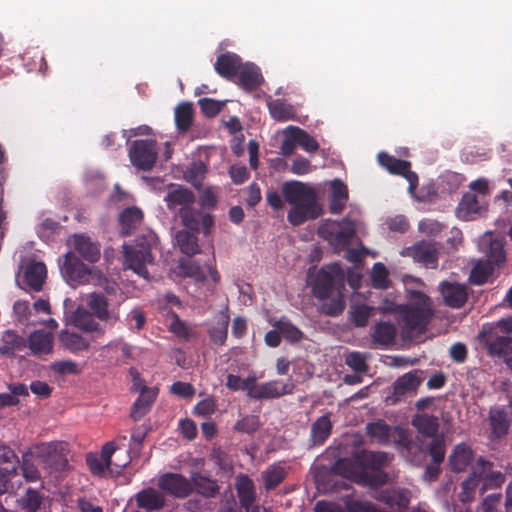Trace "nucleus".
<instances>
[{"label":"nucleus","instance_id":"f257e3e1","mask_svg":"<svg viewBox=\"0 0 512 512\" xmlns=\"http://www.w3.org/2000/svg\"><path fill=\"white\" fill-rule=\"evenodd\" d=\"M345 273L339 263L322 267L312 283L313 295L320 301V312L338 316L345 309Z\"/></svg>","mask_w":512,"mask_h":512},{"label":"nucleus","instance_id":"f03ea898","mask_svg":"<svg viewBox=\"0 0 512 512\" xmlns=\"http://www.w3.org/2000/svg\"><path fill=\"white\" fill-rule=\"evenodd\" d=\"M281 191L285 201L292 205L287 219L293 226H299L321 215L322 208L313 187L298 180H290L282 184Z\"/></svg>","mask_w":512,"mask_h":512},{"label":"nucleus","instance_id":"7ed1b4c3","mask_svg":"<svg viewBox=\"0 0 512 512\" xmlns=\"http://www.w3.org/2000/svg\"><path fill=\"white\" fill-rule=\"evenodd\" d=\"M157 245V236L149 231L137 236L133 244H124V264L127 269L132 270L144 279H148L149 272L147 265L154 262L152 249Z\"/></svg>","mask_w":512,"mask_h":512},{"label":"nucleus","instance_id":"20e7f679","mask_svg":"<svg viewBox=\"0 0 512 512\" xmlns=\"http://www.w3.org/2000/svg\"><path fill=\"white\" fill-rule=\"evenodd\" d=\"M411 301L399 310L403 326L408 331L422 332L433 316L430 298L422 292L413 291Z\"/></svg>","mask_w":512,"mask_h":512},{"label":"nucleus","instance_id":"39448f33","mask_svg":"<svg viewBox=\"0 0 512 512\" xmlns=\"http://www.w3.org/2000/svg\"><path fill=\"white\" fill-rule=\"evenodd\" d=\"M332 470L334 473L360 485L378 487L385 484L384 474L369 476L365 473H361L358 463L356 462V453L352 458H339L332 466Z\"/></svg>","mask_w":512,"mask_h":512},{"label":"nucleus","instance_id":"423d86ee","mask_svg":"<svg viewBox=\"0 0 512 512\" xmlns=\"http://www.w3.org/2000/svg\"><path fill=\"white\" fill-rule=\"evenodd\" d=\"M319 233L327 239L336 249H346L350 246L356 233V223L349 217H344L339 222L322 226Z\"/></svg>","mask_w":512,"mask_h":512},{"label":"nucleus","instance_id":"0eeeda50","mask_svg":"<svg viewBox=\"0 0 512 512\" xmlns=\"http://www.w3.org/2000/svg\"><path fill=\"white\" fill-rule=\"evenodd\" d=\"M36 458L46 467L62 471L68 465L67 444L65 442H49L34 447Z\"/></svg>","mask_w":512,"mask_h":512},{"label":"nucleus","instance_id":"6e6552de","mask_svg":"<svg viewBox=\"0 0 512 512\" xmlns=\"http://www.w3.org/2000/svg\"><path fill=\"white\" fill-rule=\"evenodd\" d=\"M128 155L134 167L150 171L157 160L156 141L152 139L135 140L130 143Z\"/></svg>","mask_w":512,"mask_h":512},{"label":"nucleus","instance_id":"1a4fd4ad","mask_svg":"<svg viewBox=\"0 0 512 512\" xmlns=\"http://www.w3.org/2000/svg\"><path fill=\"white\" fill-rule=\"evenodd\" d=\"M377 160L390 174L404 177L409 183V193L414 194L418 186V175L411 170L409 161L398 159L386 152H379Z\"/></svg>","mask_w":512,"mask_h":512},{"label":"nucleus","instance_id":"9d476101","mask_svg":"<svg viewBox=\"0 0 512 512\" xmlns=\"http://www.w3.org/2000/svg\"><path fill=\"white\" fill-rule=\"evenodd\" d=\"M491 467H493L492 462L485 460L483 457L477 459L471 473L461 483V491L458 498L462 503H470L475 498L476 490L484 473Z\"/></svg>","mask_w":512,"mask_h":512},{"label":"nucleus","instance_id":"9b49d317","mask_svg":"<svg viewBox=\"0 0 512 512\" xmlns=\"http://www.w3.org/2000/svg\"><path fill=\"white\" fill-rule=\"evenodd\" d=\"M356 462L361 473H365L369 476H375L378 474L385 475V483L387 482L388 476L383 468L387 466L389 457L386 452H374L369 450H362L356 453Z\"/></svg>","mask_w":512,"mask_h":512},{"label":"nucleus","instance_id":"f8f14e48","mask_svg":"<svg viewBox=\"0 0 512 512\" xmlns=\"http://www.w3.org/2000/svg\"><path fill=\"white\" fill-rule=\"evenodd\" d=\"M250 390L249 398L253 400L277 399L293 393L294 384L281 380H271L261 384L254 383Z\"/></svg>","mask_w":512,"mask_h":512},{"label":"nucleus","instance_id":"ddd939ff","mask_svg":"<svg viewBox=\"0 0 512 512\" xmlns=\"http://www.w3.org/2000/svg\"><path fill=\"white\" fill-rule=\"evenodd\" d=\"M195 201L196 196L189 188L174 183L168 185L164 202L169 211L180 212L188 206H193Z\"/></svg>","mask_w":512,"mask_h":512},{"label":"nucleus","instance_id":"4468645a","mask_svg":"<svg viewBox=\"0 0 512 512\" xmlns=\"http://www.w3.org/2000/svg\"><path fill=\"white\" fill-rule=\"evenodd\" d=\"M158 486L161 490L176 497L186 498L193 492V484L178 473H166L159 478Z\"/></svg>","mask_w":512,"mask_h":512},{"label":"nucleus","instance_id":"2eb2a0df","mask_svg":"<svg viewBox=\"0 0 512 512\" xmlns=\"http://www.w3.org/2000/svg\"><path fill=\"white\" fill-rule=\"evenodd\" d=\"M419 373V370H414L400 376L393 383V392L391 395L387 396L386 401L390 404H396L403 396L416 393L422 381Z\"/></svg>","mask_w":512,"mask_h":512},{"label":"nucleus","instance_id":"dca6fc26","mask_svg":"<svg viewBox=\"0 0 512 512\" xmlns=\"http://www.w3.org/2000/svg\"><path fill=\"white\" fill-rule=\"evenodd\" d=\"M62 274L72 282L85 284L89 281L91 270L82 263L80 259L72 252H68L64 256L61 266Z\"/></svg>","mask_w":512,"mask_h":512},{"label":"nucleus","instance_id":"f3484780","mask_svg":"<svg viewBox=\"0 0 512 512\" xmlns=\"http://www.w3.org/2000/svg\"><path fill=\"white\" fill-rule=\"evenodd\" d=\"M439 291L444 304L450 308H461L467 302L468 287L465 284L442 281L439 284Z\"/></svg>","mask_w":512,"mask_h":512},{"label":"nucleus","instance_id":"a211bd4d","mask_svg":"<svg viewBox=\"0 0 512 512\" xmlns=\"http://www.w3.org/2000/svg\"><path fill=\"white\" fill-rule=\"evenodd\" d=\"M87 306L92 315L106 324L114 325L119 320V312L116 308H109L108 299L101 293H91L88 297Z\"/></svg>","mask_w":512,"mask_h":512},{"label":"nucleus","instance_id":"6ab92c4d","mask_svg":"<svg viewBox=\"0 0 512 512\" xmlns=\"http://www.w3.org/2000/svg\"><path fill=\"white\" fill-rule=\"evenodd\" d=\"M403 256L412 257L416 262L426 267L435 268L438 263V252L435 246L428 242H419L412 247H407L402 252Z\"/></svg>","mask_w":512,"mask_h":512},{"label":"nucleus","instance_id":"aec40b11","mask_svg":"<svg viewBox=\"0 0 512 512\" xmlns=\"http://www.w3.org/2000/svg\"><path fill=\"white\" fill-rule=\"evenodd\" d=\"M158 392L159 390L156 387L141 386L140 395L133 403L130 411V417L134 421L142 419L150 412L152 405L156 401Z\"/></svg>","mask_w":512,"mask_h":512},{"label":"nucleus","instance_id":"412c9836","mask_svg":"<svg viewBox=\"0 0 512 512\" xmlns=\"http://www.w3.org/2000/svg\"><path fill=\"white\" fill-rule=\"evenodd\" d=\"M375 498L379 502L384 503L394 512L406 509L410 503V498L406 489H383L377 493Z\"/></svg>","mask_w":512,"mask_h":512},{"label":"nucleus","instance_id":"4be33fe9","mask_svg":"<svg viewBox=\"0 0 512 512\" xmlns=\"http://www.w3.org/2000/svg\"><path fill=\"white\" fill-rule=\"evenodd\" d=\"M512 414L505 407L496 406L489 411L491 433L495 438L504 437L511 426Z\"/></svg>","mask_w":512,"mask_h":512},{"label":"nucleus","instance_id":"5701e85b","mask_svg":"<svg viewBox=\"0 0 512 512\" xmlns=\"http://www.w3.org/2000/svg\"><path fill=\"white\" fill-rule=\"evenodd\" d=\"M484 344L491 356L505 357L512 351V338L501 335L497 331L488 330L485 334Z\"/></svg>","mask_w":512,"mask_h":512},{"label":"nucleus","instance_id":"b1692460","mask_svg":"<svg viewBox=\"0 0 512 512\" xmlns=\"http://www.w3.org/2000/svg\"><path fill=\"white\" fill-rule=\"evenodd\" d=\"M474 459L472 448L466 443H459L454 446L448 457V464L452 472L465 471Z\"/></svg>","mask_w":512,"mask_h":512},{"label":"nucleus","instance_id":"393cba45","mask_svg":"<svg viewBox=\"0 0 512 512\" xmlns=\"http://www.w3.org/2000/svg\"><path fill=\"white\" fill-rule=\"evenodd\" d=\"M332 422L330 420V413L316 419L311 425L309 436V447L321 446L329 438L332 433Z\"/></svg>","mask_w":512,"mask_h":512},{"label":"nucleus","instance_id":"a878e982","mask_svg":"<svg viewBox=\"0 0 512 512\" xmlns=\"http://www.w3.org/2000/svg\"><path fill=\"white\" fill-rule=\"evenodd\" d=\"M73 247L75 251L86 261L90 263L97 262L100 258V246L93 242L90 237L85 235L73 236Z\"/></svg>","mask_w":512,"mask_h":512},{"label":"nucleus","instance_id":"bb28decb","mask_svg":"<svg viewBox=\"0 0 512 512\" xmlns=\"http://www.w3.org/2000/svg\"><path fill=\"white\" fill-rule=\"evenodd\" d=\"M236 491L240 505L246 512H250V509L256 507L254 505L256 499L255 486L251 478L247 475L239 476L236 481Z\"/></svg>","mask_w":512,"mask_h":512},{"label":"nucleus","instance_id":"cd10ccee","mask_svg":"<svg viewBox=\"0 0 512 512\" xmlns=\"http://www.w3.org/2000/svg\"><path fill=\"white\" fill-rule=\"evenodd\" d=\"M241 58L231 52L220 54L214 64L215 71L222 77L230 79L238 74Z\"/></svg>","mask_w":512,"mask_h":512},{"label":"nucleus","instance_id":"c85d7f7f","mask_svg":"<svg viewBox=\"0 0 512 512\" xmlns=\"http://www.w3.org/2000/svg\"><path fill=\"white\" fill-rule=\"evenodd\" d=\"M53 334L39 329L30 334L29 348L34 355L49 354L53 350Z\"/></svg>","mask_w":512,"mask_h":512},{"label":"nucleus","instance_id":"c756f323","mask_svg":"<svg viewBox=\"0 0 512 512\" xmlns=\"http://www.w3.org/2000/svg\"><path fill=\"white\" fill-rule=\"evenodd\" d=\"M412 425L416 428L418 433L427 437L434 438L440 436L439 433L440 422L437 416L429 414H419L412 419Z\"/></svg>","mask_w":512,"mask_h":512},{"label":"nucleus","instance_id":"7c9ffc66","mask_svg":"<svg viewBox=\"0 0 512 512\" xmlns=\"http://www.w3.org/2000/svg\"><path fill=\"white\" fill-rule=\"evenodd\" d=\"M348 200V188L340 179H334L331 182V197L329 203V211L332 214H340Z\"/></svg>","mask_w":512,"mask_h":512},{"label":"nucleus","instance_id":"2f4dec72","mask_svg":"<svg viewBox=\"0 0 512 512\" xmlns=\"http://www.w3.org/2000/svg\"><path fill=\"white\" fill-rule=\"evenodd\" d=\"M46 266L42 262H33L29 264L24 271V282L34 291L42 289L46 278Z\"/></svg>","mask_w":512,"mask_h":512},{"label":"nucleus","instance_id":"473e14b6","mask_svg":"<svg viewBox=\"0 0 512 512\" xmlns=\"http://www.w3.org/2000/svg\"><path fill=\"white\" fill-rule=\"evenodd\" d=\"M143 221V212L136 206L125 208L119 214V223L121 225V233L128 236L132 231L141 225Z\"/></svg>","mask_w":512,"mask_h":512},{"label":"nucleus","instance_id":"72a5a7b5","mask_svg":"<svg viewBox=\"0 0 512 512\" xmlns=\"http://www.w3.org/2000/svg\"><path fill=\"white\" fill-rule=\"evenodd\" d=\"M270 116L278 122H286L296 118V109L282 99L270 100L267 103Z\"/></svg>","mask_w":512,"mask_h":512},{"label":"nucleus","instance_id":"f704fd0d","mask_svg":"<svg viewBox=\"0 0 512 512\" xmlns=\"http://www.w3.org/2000/svg\"><path fill=\"white\" fill-rule=\"evenodd\" d=\"M237 75L240 85L246 90L256 89L263 81L260 69L254 64H241Z\"/></svg>","mask_w":512,"mask_h":512},{"label":"nucleus","instance_id":"c9c22d12","mask_svg":"<svg viewBox=\"0 0 512 512\" xmlns=\"http://www.w3.org/2000/svg\"><path fill=\"white\" fill-rule=\"evenodd\" d=\"M89 312H79L74 317V324L80 330L92 334L94 339L100 338L105 334V329L101 326Z\"/></svg>","mask_w":512,"mask_h":512},{"label":"nucleus","instance_id":"e433bc0d","mask_svg":"<svg viewBox=\"0 0 512 512\" xmlns=\"http://www.w3.org/2000/svg\"><path fill=\"white\" fill-rule=\"evenodd\" d=\"M137 505L146 510H159L165 505L164 496L153 488L140 491L136 497Z\"/></svg>","mask_w":512,"mask_h":512},{"label":"nucleus","instance_id":"4c0bfd02","mask_svg":"<svg viewBox=\"0 0 512 512\" xmlns=\"http://www.w3.org/2000/svg\"><path fill=\"white\" fill-rule=\"evenodd\" d=\"M397 329L390 322H379L374 326L372 333L373 343L380 346H388L394 343Z\"/></svg>","mask_w":512,"mask_h":512},{"label":"nucleus","instance_id":"58836bf2","mask_svg":"<svg viewBox=\"0 0 512 512\" xmlns=\"http://www.w3.org/2000/svg\"><path fill=\"white\" fill-rule=\"evenodd\" d=\"M281 336L289 343H299L304 339V333L286 317H281L273 323Z\"/></svg>","mask_w":512,"mask_h":512},{"label":"nucleus","instance_id":"ea45409f","mask_svg":"<svg viewBox=\"0 0 512 512\" xmlns=\"http://www.w3.org/2000/svg\"><path fill=\"white\" fill-rule=\"evenodd\" d=\"M495 266L486 260H479L471 270L469 281L474 285H483L493 277Z\"/></svg>","mask_w":512,"mask_h":512},{"label":"nucleus","instance_id":"a19ab883","mask_svg":"<svg viewBox=\"0 0 512 512\" xmlns=\"http://www.w3.org/2000/svg\"><path fill=\"white\" fill-rule=\"evenodd\" d=\"M59 340L61 344L72 353L86 351L90 346L89 341H87L84 337L67 330L61 331Z\"/></svg>","mask_w":512,"mask_h":512},{"label":"nucleus","instance_id":"79ce46f5","mask_svg":"<svg viewBox=\"0 0 512 512\" xmlns=\"http://www.w3.org/2000/svg\"><path fill=\"white\" fill-rule=\"evenodd\" d=\"M287 472L280 464H272L262 472L264 488L269 491L275 489L286 478Z\"/></svg>","mask_w":512,"mask_h":512},{"label":"nucleus","instance_id":"37998d69","mask_svg":"<svg viewBox=\"0 0 512 512\" xmlns=\"http://www.w3.org/2000/svg\"><path fill=\"white\" fill-rule=\"evenodd\" d=\"M35 450L27 451L22 455V461L20 462V468L22 470V476L27 482H36L41 479L40 471L35 463Z\"/></svg>","mask_w":512,"mask_h":512},{"label":"nucleus","instance_id":"c03bdc74","mask_svg":"<svg viewBox=\"0 0 512 512\" xmlns=\"http://www.w3.org/2000/svg\"><path fill=\"white\" fill-rule=\"evenodd\" d=\"M20 460L15 451L6 443L0 441V470L7 474L15 473Z\"/></svg>","mask_w":512,"mask_h":512},{"label":"nucleus","instance_id":"a18cd8bd","mask_svg":"<svg viewBox=\"0 0 512 512\" xmlns=\"http://www.w3.org/2000/svg\"><path fill=\"white\" fill-rule=\"evenodd\" d=\"M193 490L206 498L215 497L219 492V487L214 480L195 473L191 477Z\"/></svg>","mask_w":512,"mask_h":512},{"label":"nucleus","instance_id":"49530a36","mask_svg":"<svg viewBox=\"0 0 512 512\" xmlns=\"http://www.w3.org/2000/svg\"><path fill=\"white\" fill-rule=\"evenodd\" d=\"M481 210L478 197L471 192H467L462 196L459 203L458 213L465 220L472 219L473 215L478 214Z\"/></svg>","mask_w":512,"mask_h":512},{"label":"nucleus","instance_id":"de8ad7c7","mask_svg":"<svg viewBox=\"0 0 512 512\" xmlns=\"http://www.w3.org/2000/svg\"><path fill=\"white\" fill-rule=\"evenodd\" d=\"M194 110L189 102L179 104L175 109V123L180 132H187L193 121Z\"/></svg>","mask_w":512,"mask_h":512},{"label":"nucleus","instance_id":"09e8293b","mask_svg":"<svg viewBox=\"0 0 512 512\" xmlns=\"http://www.w3.org/2000/svg\"><path fill=\"white\" fill-rule=\"evenodd\" d=\"M175 239L182 253L192 256L199 252V245L195 233L180 230L176 233Z\"/></svg>","mask_w":512,"mask_h":512},{"label":"nucleus","instance_id":"8fccbe9b","mask_svg":"<svg viewBox=\"0 0 512 512\" xmlns=\"http://www.w3.org/2000/svg\"><path fill=\"white\" fill-rule=\"evenodd\" d=\"M367 435L379 444L387 445L391 439V427L383 421L367 424Z\"/></svg>","mask_w":512,"mask_h":512},{"label":"nucleus","instance_id":"3c124183","mask_svg":"<svg viewBox=\"0 0 512 512\" xmlns=\"http://www.w3.org/2000/svg\"><path fill=\"white\" fill-rule=\"evenodd\" d=\"M487 262H490L495 267H500L506 261V252L504 249V242L502 239H492L489 243L486 253Z\"/></svg>","mask_w":512,"mask_h":512},{"label":"nucleus","instance_id":"603ef678","mask_svg":"<svg viewBox=\"0 0 512 512\" xmlns=\"http://www.w3.org/2000/svg\"><path fill=\"white\" fill-rule=\"evenodd\" d=\"M426 451L434 464L443 463L446 455V441L444 434L431 438Z\"/></svg>","mask_w":512,"mask_h":512},{"label":"nucleus","instance_id":"864d4df0","mask_svg":"<svg viewBox=\"0 0 512 512\" xmlns=\"http://www.w3.org/2000/svg\"><path fill=\"white\" fill-rule=\"evenodd\" d=\"M256 381L257 378L254 375H249L246 379H241L238 375L228 374L226 377V387L231 391H246L249 397L250 390L253 389L252 387H254Z\"/></svg>","mask_w":512,"mask_h":512},{"label":"nucleus","instance_id":"5fc2aeb1","mask_svg":"<svg viewBox=\"0 0 512 512\" xmlns=\"http://www.w3.org/2000/svg\"><path fill=\"white\" fill-rule=\"evenodd\" d=\"M205 174V165L201 162H194L184 172V179L192 186L199 189L203 184Z\"/></svg>","mask_w":512,"mask_h":512},{"label":"nucleus","instance_id":"6e6d98bb","mask_svg":"<svg viewBox=\"0 0 512 512\" xmlns=\"http://www.w3.org/2000/svg\"><path fill=\"white\" fill-rule=\"evenodd\" d=\"M178 215L183 223V225L193 231L198 232L200 229L199 217L201 215L200 211L195 210L193 206H188L178 212Z\"/></svg>","mask_w":512,"mask_h":512},{"label":"nucleus","instance_id":"4d7b16f0","mask_svg":"<svg viewBox=\"0 0 512 512\" xmlns=\"http://www.w3.org/2000/svg\"><path fill=\"white\" fill-rule=\"evenodd\" d=\"M292 131L296 133L297 136L294 137V140L298 141V146H300L303 150L309 153H314L319 150V143L307 131L297 126H295V129Z\"/></svg>","mask_w":512,"mask_h":512},{"label":"nucleus","instance_id":"13d9d810","mask_svg":"<svg viewBox=\"0 0 512 512\" xmlns=\"http://www.w3.org/2000/svg\"><path fill=\"white\" fill-rule=\"evenodd\" d=\"M43 502L42 495L32 488H28L26 493L21 498V507L27 512H37Z\"/></svg>","mask_w":512,"mask_h":512},{"label":"nucleus","instance_id":"bf43d9fd","mask_svg":"<svg viewBox=\"0 0 512 512\" xmlns=\"http://www.w3.org/2000/svg\"><path fill=\"white\" fill-rule=\"evenodd\" d=\"M229 317L224 316L215 326L209 330L210 340L215 345H223L227 339Z\"/></svg>","mask_w":512,"mask_h":512},{"label":"nucleus","instance_id":"052dcab7","mask_svg":"<svg viewBox=\"0 0 512 512\" xmlns=\"http://www.w3.org/2000/svg\"><path fill=\"white\" fill-rule=\"evenodd\" d=\"M148 431L149 429L145 426H138L133 430L129 450L130 454H132L131 458H135L140 455L141 445L146 438Z\"/></svg>","mask_w":512,"mask_h":512},{"label":"nucleus","instance_id":"680f3d73","mask_svg":"<svg viewBox=\"0 0 512 512\" xmlns=\"http://www.w3.org/2000/svg\"><path fill=\"white\" fill-rule=\"evenodd\" d=\"M482 478H484V483L481 488V493H484L486 489L501 487L506 479L502 472L492 471V467L484 473Z\"/></svg>","mask_w":512,"mask_h":512},{"label":"nucleus","instance_id":"e2e57ef3","mask_svg":"<svg viewBox=\"0 0 512 512\" xmlns=\"http://www.w3.org/2000/svg\"><path fill=\"white\" fill-rule=\"evenodd\" d=\"M345 363L356 373H366L369 369L366 357L360 352H351L346 356Z\"/></svg>","mask_w":512,"mask_h":512},{"label":"nucleus","instance_id":"0e129e2a","mask_svg":"<svg viewBox=\"0 0 512 512\" xmlns=\"http://www.w3.org/2000/svg\"><path fill=\"white\" fill-rule=\"evenodd\" d=\"M169 330L174 335L182 340H189L191 337V330L187 324L179 318L176 313H172V321L169 325Z\"/></svg>","mask_w":512,"mask_h":512},{"label":"nucleus","instance_id":"69168bd1","mask_svg":"<svg viewBox=\"0 0 512 512\" xmlns=\"http://www.w3.org/2000/svg\"><path fill=\"white\" fill-rule=\"evenodd\" d=\"M198 105L203 115L212 118L220 113L224 106V102H220L212 98H202L198 101Z\"/></svg>","mask_w":512,"mask_h":512},{"label":"nucleus","instance_id":"338daca9","mask_svg":"<svg viewBox=\"0 0 512 512\" xmlns=\"http://www.w3.org/2000/svg\"><path fill=\"white\" fill-rule=\"evenodd\" d=\"M372 308L367 305H356L351 311V318L355 326L364 327L371 316Z\"/></svg>","mask_w":512,"mask_h":512},{"label":"nucleus","instance_id":"774afa93","mask_svg":"<svg viewBox=\"0 0 512 512\" xmlns=\"http://www.w3.org/2000/svg\"><path fill=\"white\" fill-rule=\"evenodd\" d=\"M259 428V418L255 415H246L242 419L238 420L234 426V429L238 432L252 434Z\"/></svg>","mask_w":512,"mask_h":512}]
</instances>
